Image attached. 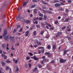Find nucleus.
Wrapping results in <instances>:
<instances>
[{
	"mask_svg": "<svg viewBox=\"0 0 73 73\" xmlns=\"http://www.w3.org/2000/svg\"><path fill=\"white\" fill-rule=\"evenodd\" d=\"M44 54L46 55H47L48 54H50V53H49V52H46V53H44Z\"/></svg>",
	"mask_w": 73,
	"mask_h": 73,
	"instance_id": "72a5a7b5",
	"label": "nucleus"
},
{
	"mask_svg": "<svg viewBox=\"0 0 73 73\" xmlns=\"http://www.w3.org/2000/svg\"><path fill=\"white\" fill-rule=\"evenodd\" d=\"M67 32H70V29H68L67 30Z\"/></svg>",
	"mask_w": 73,
	"mask_h": 73,
	"instance_id": "a18cd8bd",
	"label": "nucleus"
},
{
	"mask_svg": "<svg viewBox=\"0 0 73 73\" xmlns=\"http://www.w3.org/2000/svg\"><path fill=\"white\" fill-rule=\"evenodd\" d=\"M26 22L27 23H31V21L27 20L26 21Z\"/></svg>",
	"mask_w": 73,
	"mask_h": 73,
	"instance_id": "a878e982",
	"label": "nucleus"
},
{
	"mask_svg": "<svg viewBox=\"0 0 73 73\" xmlns=\"http://www.w3.org/2000/svg\"><path fill=\"white\" fill-rule=\"evenodd\" d=\"M58 23V21L57 20H56L54 22V24H57Z\"/></svg>",
	"mask_w": 73,
	"mask_h": 73,
	"instance_id": "c756f323",
	"label": "nucleus"
},
{
	"mask_svg": "<svg viewBox=\"0 0 73 73\" xmlns=\"http://www.w3.org/2000/svg\"><path fill=\"white\" fill-rule=\"evenodd\" d=\"M66 12H69V10H68V9H66Z\"/></svg>",
	"mask_w": 73,
	"mask_h": 73,
	"instance_id": "e2e57ef3",
	"label": "nucleus"
},
{
	"mask_svg": "<svg viewBox=\"0 0 73 73\" xmlns=\"http://www.w3.org/2000/svg\"><path fill=\"white\" fill-rule=\"evenodd\" d=\"M16 31V30L15 29L13 31V33H15Z\"/></svg>",
	"mask_w": 73,
	"mask_h": 73,
	"instance_id": "603ef678",
	"label": "nucleus"
},
{
	"mask_svg": "<svg viewBox=\"0 0 73 73\" xmlns=\"http://www.w3.org/2000/svg\"><path fill=\"white\" fill-rule=\"evenodd\" d=\"M37 69V68L36 67L35 68L34 70H33V72H36V71Z\"/></svg>",
	"mask_w": 73,
	"mask_h": 73,
	"instance_id": "2f4dec72",
	"label": "nucleus"
},
{
	"mask_svg": "<svg viewBox=\"0 0 73 73\" xmlns=\"http://www.w3.org/2000/svg\"><path fill=\"white\" fill-rule=\"evenodd\" d=\"M30 59V57L29 56H28L26 58V60H29Z\"/></svg>",
	"mask_w": 73,
	"mask_h": 73,
	"instance_id": "37998d69",
	"label": "nucleus"
},
{
	"mask_svg": "<svg viewBox=\"0 0 73 73\" xmlns=\"http://www.w3.org/2000/svg\"><path fill=\"white\" fill-rule=\"evenodd\" d=\"M49 9L50 11H53V9H52V8H49Z\"/></svg>",
	"mask_w": 73,
	"mask_h": 73,
	"instance_id": "0e129e2a",
	"label": "nucleus"
},
{
	"mask_svg": "<svg viewBox=\"0 0 73 73\" xmlns=\"http://www.w3.org/2000/svg\"><path fill=\"white\" fill-rule=\"evenodd\" d=\"M38 17L35 18L34 19V21H35V20H38Z\"/></svg>",
	"mask_w": 73,
	"mask_h": 73,
	"instance_id": "f704fd0d",
	"label": "nucleus"
},
{
	"mask_svg": "<svg viewBox=\"0 0 73 73\" xmlns=\"http://www.w3.org/2000/svg\"><path fill=\"white\" fill-rule=\"evenodd\" d=\"M23 31V28H21L19 30V31L20 32H22Z\"/></svg>",
	"mask_w": 73,
	"mask_h": 73,
	"instance_id": "4c0bfd02",
	"label": "nucleus"
},
{
	"mask_svg": "<svg viewBox=\"0 0 73 73\" xmlns=\"http://www.w3.org/2000/svg\"><path fill=\"white\" fill-rule=\"evenodd\" d=\"M42 11H43V12H47L48 13H53L51 11H45V10H42Z\"/></svg>",
	"mask_w": 73,
	"mask_h": 73,
	"instance_id": "0eeeda50",
	"label": "nucleus"
},
{
	"mask_svg": "<svg viewBox=\"0 0 73 73\" xmlns=\"http://www.w3.org/2000/svg\"><path fill=\"white\" fill-rule=\"evenodd\" d=\"M4 39H5V40H6V41H8L9 40V38L8 37V35L7 36H5L4 37Z\"/></svg>",
	"mask_w": 73,
	"mask_h": 73,
	"instance_id": "1a4fd4ad",
	"label": "nucleus"
},
{
	"mask_svg": "<svg viewBox=\"0 0 73 73\" xmlns=\"http://www.w3.org/2000/svg\"><path fill=\"white\" fill-rule=\"evenodd\" d=\"M47 48L49 50L51 49V46H50V45H47Z\"/></svg>",
	"mask_w": 73,
	"mask_h": 73,
	"instance_id": "dca6fc26",
	"label": "nucleus"
},
{
	"mask_svg": "<svg viewBox=\"0 0 73 73\" xmlns=\"http://www.w3.org/2000/svg\"><path fill=\"white\" fill-rule=\"evenodd\" d=\"M60 11H64V9H63V8H61L60 9Z\"/></svg>",
	"mask_w": 73,
	"mask_h": 73,
	"instance_id": "052dcab7",
	"label": "nucleus"
},
{
	"mask_svg": "<svg viewBox=\"0 0 73 73\" xmlns=\"http://www.w3.org/2000/svg\"><path fill=\"white\" fill-rule=\"evenodd\" d=\"M39 16H40L41 17H43V16H44L43 14L41 13H39Z\"/></svg>",
	"mask_w": 73,
	"mask_h": 73,
	"instance_id": "5701e85b",
	"label": "nucleus"
},
{
	"mask_svg": "<svg viewBox=\"0 0 73 73\" xmlns=\"http://www.w3.org/2000/svg\"><path fill=\"white\" fill-rule=\"evenodd\" d=\"M36 27H37V28H40V25H36Z\"/></svg>",
	"mask_w": 73,
	"mask_h": 73,
	"instance_id": "3c124183",
	"label": "nucleus"
},
{
	"mask_svg": "<svg viewBox=\"0 0 73 73\" xmlns=\"http://www.w3.org/2000/svg\"><path fill=\"white\" fill-rule=\"evenodd\" d=\"M29 68H31V64L30 63H29Z\"/></svg>",
	"mask_w": 73,
	"mask_h": 73,
	"instance_id": "338daca9",
	"label": "nucleus"
},
{
	"mask_svg": "<svg viewBox=\"0 0 73 73\" xmlns=\"http://www.w3.org/2000/svg\"><path fill=\"white\" fill-rule=\"evenodd\" d=\"M28 3V1L24 2L23 4V6H25V5H27V3Z\"/></svg>",
	"mask_w": 73,
	"mask_h": 73,
	"instance_id": "4468645a",
	"label": "nucleus"
},
{
	"mask_svg": "<svg viewBox=\"0 0 73 73\" xmlns=\"http://www.w3.org/2000/svg\"><path fill=\"white\" fill-rule=\"evenodd\" d=\"M31 58H32V59H34L35 60H36V61H38L39 60V58L37 57H36V56H34L33 57H31Z\"/></svg>",
	"mask_w": 73,
	"mask_h": 73,
	"instance_id": "f03ea898",
	"label": "nucleus"
},
{
	"mask_svg": "<svg viewBox=\"0 0 73 73\" xmlns=\"http://www.w3.org/2000/svg\"><path fill=\"white\" fill-rule=\"evenodd\" d=\"M33 2H35V3L37 2V0H33Z\"/></svg>",
	"mask_w": 73,
	"mask_h": 73,
	"instance_id": "774afa93",
	"label": "nucleus"
},
{
	"mask_svg": "<svg viewBox=\"0 0 73 73\" xmlns=\"http://www.w3.org/2000/svg\"><path fill=\"white\" fill-rule=\"evenodd\" d=\"M50 29L51 30H54V28L53 27H51L50 28Z\"/></svg>",
	"mask_w": 73,
	"mask_h": 73,
	"instance_id": "49530a36",
	"label": "nucleus"
},
{
	"mask_svg": "<svg viewBox=\"0 0 73 73\" xmlns=\"http://www.w3.org/2000/svg\"><path fill=\"white\" fill-rule=\"evenodd\" d=\"M45 23L46 25H48L49 23H48V22H46Z\"/></svg>",
	"mask_w": 73,
	"mask_h": 73,
	"instance_id": "5fc2aeb1",
	"label": "nucleus"
},
{
	"mask_svg": "<svg viewBox=\"0 0 73 73\" xmlns=\"http://www.w3.org/2000/svg\"><path fill=\"white\" fill-rule=\"evenodd\" d=\"M62 34V32H58L57 33V35H56V37H58V36H60V35H61Z\"/></svg>",
	"mask_w": 73,
	"mask_h": 73,
	"instance_id": "20e7f679",
	"label": "nucleus"
},
{
	"mask_svg": "<svg viewBox=\"0 0 73 73\" xmlns=\"http://www.w3.org/2000/svg\"><path fill=\"white\" fill-rule=\"evenodd\" d=\"M68 51H69V50L68 49L67 50H64L63 54L65 56V55L66 54H67V52H68Z\"/></svg>",
	"mask_w": 73,
	"mask_h": 73,
	"instance_id": "9b49d317",
	"label": "nucleus"
},
{
	"mask_svg": "<svg viewBox=\"0 0 73 73\" xmlns=\"http://www.w3.org/2000/svg\"><path fill=\"white\" fill-rule=\"evenodd\" d=\"M36 7V5H33L30 7V8H33Z\"/></svg>",
	"mask_w": 73,
	"mask_h": 73,
	"instance_id": "f8f14e48",
	"label": "nucleus"
},
{
	"mask_svg": "<svg viewBox=\"0 0 73 73\" xmlns=\"http://www.w3.org/2000/svg\"><path fill=\"white\" fill-rule=\"evenodd\" d=\"M1 64H2V66H4V65H5V63L3 61H2L1 62Z\"/></svg>",
	"mask_w": 73,
	"mask_h": 73,
	"instance_id": "4be33fe9",
	"label": "nucleus"
},
{
	"mask_svg": "<svg viewBox=\"0 0 73 73\" xmlns=\"http://www.w3.org/2000/svg\"><path fill=\"white\" fill-rule=\"evenodd\" d=\"M61 3H56L54 4V6L56 7H60V6H61Z\"/></svg>",
	"mask_w": 73,
	"mask_h": 73,
	"instance_id": "7ed1b4c3",
	"label": "nucleus"
},
{
	"mask_svg": "<svg viewBox=\"0 0 73 73\" xmlns=\"http://www.w3.org/2000/svg\"><path fill=\"white\" fill-rule=\"evenodd\" d=\"M21 19H22V18L21 17L20 15L16 17V19L17 20H21Z\"/></svg>",
	"mask_w": 73,
	"mask_h": 73,
	"instance_id": "423d86ee",
	"label": "nucleus"
},
{
	"mask_svg": "<svg viewBox=\"0 0 73 73\" xmlns=\"http://www.w3.org/2000/svg\"><path fill=\"white\" fill-rule=\"evenodd\" d=\"M67 38L68 39V40H71V38L70 37L68 36Z\"/></svg>",
	"mask_w": 73,
	"mask_h": 73,
	"instance_id": "cd10ccee",
	"label": "nucleus"
},
{
	"mask_svg": "<svg viewBox=\"0 0 73 73\" xmlns=\"http://www.w3.org/2000/svg\"><path fill=\"white\" fill-rule=\"evenodd\" d=\"M29 32L28 31H27L25 32V36H28V35H29Z\"/></svg>",
	"mask_w": 73,
	"mask_h": 73,
	"instance_id": "2eb2a0df",
	"label": "nucleus"
},
{
	"mask_svg": "<svg viewBox=\"0 0 73 73\" xmlns=\"http://www.w3.org/2000/svg\"><path fill=\"white\" fill-rule=\"evenodd\" d=\"M10 40H11L12 41L14 40V37L13 36H10L9 38Z\"/></svg>",
	"mask_w": 73,
	"mask_h": 73,
	"instance_id": "f3484780",
	"label": "nucleus"
},
{
	"mask_svg": "<svg viewBox=\"0 0 73 73\" xmlns=\"http://www.w3.org/2000/svg\"><path fill=\"white\" fill-rule=\"evenodd\" d=\"M41 25H42L43 27H45V24L42 23H41Z\"/></svg>",
	"mask_w": 73,
	"mask_h": 73,
	"instance_id": "c9c22d12",
	"label": "nucleus"
},
{
	"mask_svg": "<svg viewBox=\"0 0 73 73\" xmlns=\"http://www.w3.org/2000/svg\"><path fill=\"white\" fill-rule=\"evenodd\" d=\"M38 67H39V68H41V67H42V65L40 64H38Z\"/></svg>",
	"mask_w": 73,
	"mask_h": 73,
	"instance_id": "393cba45",
	"label": "nucleus"
},
{
	"mask_svg": "<svg viewBox=\"0 0 73 73\" xmlns=\"http://www.w3.org/2000/svg\"><path fill=\"white\" fill-rule=\"evenodd\" d=\"M69 19L67 18L65 20V22H68V21H69Z\"/></svg>",
	"mask_w": 73,
	"mask_h": 73,
	"instance_id": "ea45409f",
	"label": "nucleus"
},
{
	"mask_svg": "<svg viewBox=\"0 0 73 73\" xmlns=\"http://www.w3.org/2000/svg\"><path fill=\"white\" fill-rule=\"evenodd\" d=\"M36 42L37 45H41V42H38V40H36Z\"/></svg>",
	"mask_w": 73,
	"mask_h": 73,
	"instance_id": "9d476101",
	"label": "nucleus"
},
{
	"mask_svg": "<svg viewBox=\"0 0 73 73\" xmlns=\"http://www.w3.org/2000/svg\"><path fill=\"white\" fill-rule=\"evenodd\" d=\"M66 59L61 58L60 60V62L61 64H64L66 62Z\"/></svg>",
	"mask_w": 73,
	"mask_h": 73,
	"instance_id": "f257e3e1",
	"label": "nucleus"
},
{
	"mask_svg": "<svg viewBox=\"0 0 73 73\" xmlns=\"http://www.w3.org/2000/svg\"><path fill=\"white\" fill-rule=\"evenodd\" d=\"M30 17H33V15L32 14H31L30 15Z\"/></svg>",
	"mask_w": 73,
	"mask_h": 73,
	"instance_id": "13d9d810",
	"label": "nucleus"
},
{
	"mask_svg": "<svg viewBox=\"0 0 73 73\" xmlns=\"http://www.w3.org/2000/svg\"><path fill=\"white\" fill-rule=\"evenodd\" d=\"M6 70H9V67H8V66L6 68Z\"/></svg>",
	"mask_w": 73,
	"mask_h": 73,
	"instance_id": "69168bd1",
	"label": "nucleus"
},
{
	"mask_svg": "<svg viewBox=\"0 0 73 73\" xmlns=\"http://www.w3.org/2000/svg\"><path fill=\"white\" fill-rule=\"evenodd\" d=\"M1 56L2 57H3L4 58L5 60H6V59H7V57L6 56L4 55L3 54H2Z\"/></svg>",
	"mask_w": 73,
	"mask_h": 73,
	"instance_id": "ddd939ff",
	"label": "nucleus"
},
{
	"mask_svg": "<svg viewBox=\"0 0 73 73\" xmlns=\"http://www.w3.org/2000/svg\"><path fill=\"white\" fill-rule=\"evenodd\" d=\"M14 46L13 45L11 47V50H15V48L13 47Z\"/></svg>",
	"mask_w": 73,
	"mask_h": 73,
	"instance_id": "aec40b11",
	"label": "nucleus"
},
{
	"mask_svg": "<svg viewBox=\"0 0 73 73\" xmlns=\"http://www.w3.org/2000/svg\"><path fill=\"white\" fill-rule=\"evenodd\" d=\"M29 55H30L31 56H33V54H32V53H31V52L29 53Z\"/></svg>",
	"mask_w": 73,
	"mask_h": 73,
	"instance_id": "7c9ffc66",
	"label": "nucleus"
},
{
	"mask_svg": "<svg viewBox=\"0 0 73 73\" xmlns=\"http://www.w3.org/2000/svg\"><path fill=\"white\" fill-rule=\"evenodd\" d=\"M48 57H51V54H48Z\"/></svg>",
	"mask_w": 73,
	"mask_h": 73,
	"instance_id": "bf43d9fd",
	"label": "nucleus"
},
{
	"mask_svg": "<svg viewBox=\"0 0 73 73\" xmlns=\"http://www.w3.org/2000/svg\"><path fill=\"white\" fill-rule=\"evenodd\" d=\"M38 19L39 20H41L42 19V17H40L38 18Z\"/></svg>",
	"mask_w": 73,
	"mask_h": 73,
	"instance_id": "09e8293b",
	"label": "nucleus"
},
{
	"mask_svg": "<svg viewBox=\"0 0 73 73\" xmlns=\"http://www.w3.org/2000/svg\"><path fill=\"white\" fill-rule=\"evenodd\" d=\"M19 70V68H18L17 67L16 71V72H18Z\"/></svg>",
	"mask_w": 73,
	"mask_h": 73,
	"instance_id": "79ce46f5",
	"label": "nucleus"
},
{
	"mask_svg": "<svg viewBox=\"0 0 73 73\" xmlns=\"http://www.w3.org/2000/svg\"><path fill=\"white\" fill-rule=\"evenodd\" d=\"M54 3H60L59 1L58 0H55L53 2Z\"/></svg>",
	"mask_w": 73,
	"mask_h": 73,
	"instance_id": "a211bd4d",
	"label": "nucleus"
},
{
	"mask_svg": "<svg viewBox=\"0 0 73 73\" xmlns=\"http://www.w3.org/2000/svg\"><path fill=\"white\" fill-rule=\"evenodd\" d=\"M67 2L69 3H72V1L70 0H68L67 1Z\"/></svg>",
	"mask_w": 73,
	"mask_h": 73,
	"instance_id": "c03bdc74",
	"label": "nucleus"
},
{
	"mask_svg": "<svg viewBox=\"0 0 73 73\" xmlns=\"http://www.w3.org/2000/svg\"><path fill=\"white\" fill-rule=\"evenodd\" d=\"M17 29H18V28H20L21 27V26L20 25H17Z\"/></svg>",
	"mask_w": 73,
	"mask_h": 73,
	"instance_id": "b1692460",
	"label": "nucleus"
},
{
	"mask_svg": "<svg viewBox=\"0 0 73 73\" xmlns=\"http://www.w3.org/2000/svg\"><path fill=\"white\" fill-rule=\"evenodd\" d=\"M66 28V27L64 26V27L62 28V29H65Z\"/></svg>",
	"mask_w": 73,
	"mask_h": 73,
	"instance_id": "864d4df0",
	"label": "nucleus"
},
{
	"mask_svg": "<svg viewBox=\"0 0 73 73\" xmlns=\"http://www.w3.org/2000/svg\"><path fill=\"white\" fill-rule=\"evenodd\" d=\"M37 9H35L34 10V12L35 14H36V13H37Z\"/></svg>",
	"mask_w": 73,
	"mask_h": 73,
	"instance_id": "6ab92c4d",
	"label": "nucleus"
},
{
	"mask_svg": "<svg viewBox=\"0 0 73 73\" xmlns=\"http://www.w3.org/2000/svg\"><path fill=\"white\" fill-rule=\"evenodd\" d=\"M6 61H7V63H11V62L10 61H9V60H6Z\"/></svg>",
	"mask_w": 73,
	"mask_h": 73,
	"instance_id": "a19ab883",
	"label": "nucleus"
},
{
	"mask_svg": "<svg viewBox=\"0 0 73 73\" xmlns=\"http://www.w3.org/2000/svg\"><path fill=\"white\" fill-rule=\"evenodd\" d=\"M42 3L43 4H45V5H47V3L45 2V1H42Z\"/></svg>",
	"mask_w": 73,
	"mask_h": 73,
	"instance_id": "bb28decb",
	"label": "nucleus"
},
{
	"mask_svg": "<svg viewBox=\"0 0 73 73\" xmlns=\"http://www.w3.org/2000/svg\"><path fill=\"white\" fill-rule=\"evenodd\" d=\"M33 34L34 36H36V31H35L33 32Z\"/></svg>",
	"mask_w": 73,
	"mask_h": 73,
	"instance_id": "473e14b6",
	"label": "nucleus"
},
{
	"mask_svg": "<svg viewBox=\"0 0 73 73\" xmlns=\"http://www.w3.org/2000/svg\"><path fill=\"white\" fill-rule=\"evenodd\" d=\"M25 67L26 68H28V66H27V64H25Z\"/></svg>",
	"mask_w": 73,
	"mask_h": 73,
	"instance_id": "4d7b16f0",
	"label": "nucleus"
},
{
	"mask_svg": "<svg viewBox=\"0 0 73 73\" xmlns=\"http://www.w3.org/2000/svg\"><path fill=\"white\" fill-rule=\"evenodd\" d=\"M44 31H41V32H40V35H43V33H44Z\"/></svg>",
	"mask_w": 73,
	"mask_h": 73,
	"instance_id": "c85d7f7f",
	"label": "nucleus"
},
{
	"mask_svg": "<svg viewBox=\"0 0 73 73\" xmlns=\"http://www.w3.org/2000/svg\"><path fill=\"white\" fill-rule=\"evenodd\" d=\"M50 62L51 63H54V62H55V61L54 60H52Z\"/></svg>",
	"mask_w": 73,
	"mask_h": 73,
	"instance_id": "de8ad7c7",
	"label": "nucleus"
},
{
	"mask_svg": "<svg viewBox=\"0 0 73 73\" xmlns=\"http://www.w3.org/2000/svg\"><path fill=\"white\" fill-rule=\"evenodd\" d=\"M46 29H49V27L48 26H46Z\"/></svg>",
	"mask_w": 73,
	"mask_h": 73,
	"instance_id": "6e6d98bb",
	"label": "nucleus"
},
{
	"mask_svg": "<svg viewBox=\"0 0 73 73\" xmlns=\"http://www.w3.org/2000/svg\"><path fill=\"white\" fill-rule=\"evenodd\" d=\"M1 46L3 49H5V47H6V46L5 44H2Z\"/></svg>",
	"mask_w": 73,
	"mask_h": 73,
	"instance_id": "6e6552de",
	"label": "nucleus"
},
{
	"mask_svg": "<svg viewBox=\"0 0 73 73\" xmlns=\"http://www.w3.org/2000/svg\"><path fill=\"white\" fill-rule=\"evenodd\" d=\"M42 61L44 62H46V59H43L42 60Z\"/></svg>",
	"mask_w": 73,
	"mask_h": 73,
	"instance_id": "8fccbe9b",
	"label": "nucleus"
},
{
	"mask_svg": "<svg viewBox=\"0 0 73 73\" xmlns=\"http://www.w3.org/2000/svg\"><path fill=\"white\" fill-rule=\"evenodd\" d=\"M45 56H42V58L43 59H44V58H45Z\"/></svg>",
	"mask_w": 73,
	"mask_h": 73,
	"instance_id": "680f3d73",
	"label": "nucleus"
},
{
	"mask_svg": "<svg viewBox=\"0 0 73 73\" xmlns=\"http://www.w3.org/2000/svg\"><path fill=\"white\" fill-rule=\"evenodd\" d=\"M44 20H46V16L45 15H44Z\"/></svg>",
	"mask_w": 73,
	"mask_h": 73,
	"instance_id": "58836bf2",
	"label": "nucleus"
},
{
	"mask_svg": "<svg viewBox=\"0 0 73 73\" xmlns=\"http://www.w3.org/2000/svg\"><path fill=\"white\" fill-rule=\"evenodd\" d=\"M52 48L53 49H56V45H54L52 46Z\"/></svg>",
	"mask_w": 73,
	"mask_h": 73,
	"instance_id": "412c9836",
	"label": "nucleus"
},
{
	"mask_svg": "<svg viewBox=\"0 0 73 73\" xmlns=\"http://www.w3.org/2000/svg\"><path fill=\"white\" fill-rule=\"evenodd\" d=\"M7 34V30H4L3 34V36H5Z\"/></svg>",
	"mask_w": 73,
	"mask_h": 73,
	"instance_id": "39448f33",
	"label": "nucleus"
},
{
	"mask_svg": "<svg viewBox=\"0 0 73 73\" xmlns=\"http://www.w3.org/2000/svg\"><path fill=\"white\" fill-rule=\"evenodd\" d=\"M34 24H38V21H36L33 22Z\"/></svg>",
	"mask_w": 73,
	"mask_h": 73,
	"instance_id": "e433bc0d",
	"label": "nucleus"
}]
</instances>
